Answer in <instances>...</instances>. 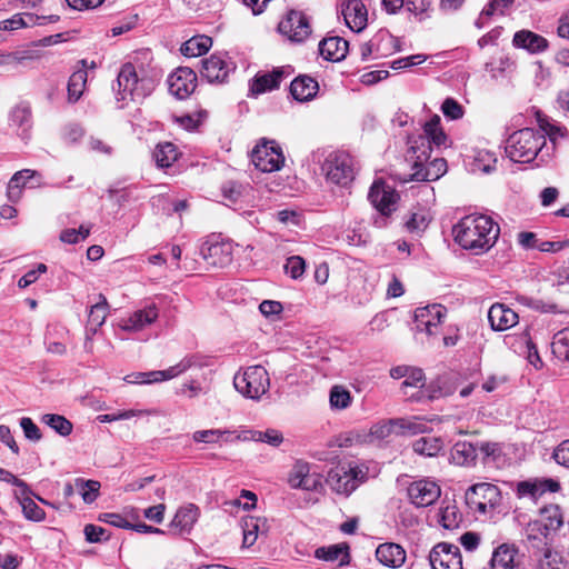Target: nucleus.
I'll use <instances>...</instances> for the list:
<instances>
[{
    "label": "nucleus",
    "instance_id": "f257e3e1",
    "mask_svg": "<svg viewBox=\"0 0 569 569\" xmlns=\"http://www.w3.org/2000/svg\"><path fill=\"white\" fill-rule=\"evenodd\" d=\"M452 233L461 248L481 254L495 246L500 227L489 216L468 214L453 226Z\"/></svg>",
    "mask_w": 569,
    "mask_h": 569
},
{
    "label": "nucleus",
    "instance_id": "f03ea898",
    "mask_svg": "<svg viewBox=\"0 0 569 569\" xmlns=\"http://www.w3.org/2000/svg\"><path fill=\"white\" fill-rule=\"evenodd\" d=\"M506 153L510 160L519 163H528L537 158L546 162L551 157L545 136L531 128L513 132L507 140Z\"/></svg>",
    "mask_w": 569,
    "mask_h": 569
},
{
    "label": "nucleus",
    "instance_id": "7ed1b4c3",
    "mask_svg": "<svg viewBox=\"0 0 569 569\" xmlns=\"http://www.w3.org/2000/svg\"><path fill=\"white\" fill-rule=\"evenodd\" d=\"M117 100L127 103L128 101L139 102L148 97L154 89L156 79L151 76L139 74L136 67L124 63L117 78ZM122 104L121 107H123Z\"/></svg>",
    "mask_w": 569,
    "mask_h": 569
},
{
    "label": "nucleus",
    "instance_id": "20e7f679",
    "mask_svg": "<svg viewBox=\"0 0 569 569\" xmlns=\"http://www.w3.org/2000/svg\"><path fill=\"white\" fill-rule=\"evenodd\" d=\"M441 120L438 114H435L429 121L423 124V136L410 140L411 158H416V167L422 162H427L431 154V144L436 147H449V138L441 127Z\"/></svg>",
    "mask_w": 569,
    "mask_h": 569
},
{
    "label": "nucleus",
    "instance_id": "39448f33",
    "mask_svg": "<svg viewBox=\"0 0 569 569\" xmlns=\"http://www.w3.org/2000/svg\"><path fill=\"white\" fill-rule=\"evenodd\" d=\"M367 472L365 466L343 463L328 472L327 482L335 492L349 496L366 480Z\"/></svg>",
    "mask_w": 569,
    "mask_h": 569
},
{
    "label": "nucleus",
    "instance_id": "423d86ee",
    "mask_svg": "<svg viewBox=\"0 0 569 569\" xmlns=\"http://www.w3.org/2000/svg\"><path fill=\"white\" fill-rule=\"evenodd\" d=\"M233 386L244 397L259 400L269 390V373L262 366H250L234 376Z\"/></svg>",
    "mask_w": 569,
    "mask_h": 569
},
{
    "label": "nucleus",
    "instance_id": "0eeeda50",
    "mask_svg": "<svg viewBox=\"0 0 569 569\" xmlns=\"http://www.w3.org/2000/svg\"><path fill=\"white\" fill-rule=\"evenodd\" d=\"M322 172L331 183L345 187L355 177L353 159L346 152H331L322 164Z\"/></svg>",
    "mask_w": 569,
    "mask_h": 569
},
{
    "label": "nucleus",
    "instance_id": "6e6552de",
    "mask_svg": "<svg viewBox=\"0 0 569 569\" xmlns=\"http://www.w3.org/2000/svg\"><path fill=\"white\" fill-rule=\"evenodd\" d=\"M466 501L471 510L486 515L500 503L501 493L492 483H476L467 490Z\"/></svg>",
    "mask_w": 569,
    "mask_h": 569
},
{
    "label": "nucleus",
    "instance_id": "1a4fd4ad",
    "mask_svg": "<svg viewBox=\"0 0 569 569\" xmlns=\"http://www.w3.org/2000/svg\"><path fill=\"white\" fill-rule=\"evenodd\" d=\"M251 161L262 172H274L282 168L284 156L274 141L262 140L252 149Z\"/></svg>",
    "mask_w": 569,
    "mask_h": 569
},
{
    "label": "nucleus",
    "instance_id": "9d476101",
    "mask_svg": "<svg viewBox=\"0 0 569 569\" xmlns=\"http://www.w3.org/2000/svg\"><path fill=\"white\" fill-rule=\"evenodd\" d=\"M368 197L370 202L381 214V217L375 220V224L378 227L385 226L387 218L396 209V203L399 198L398 193L385 182L376 181L371 186Z\"/></svg>",
    "mask_w": 569,
    "mask_h": 569
},
{
    "label": "nucleus",
    "instance_id": "9b49d317",
    "mask_svg": "<svg viewBox=\"0 0 569 569\" xmlns=\"http://www.w3.org/2000/svg\"><path fill=\"white\" fill-rule=\"evenodd\" d=\"M196 365V358L193 356H189L183 358L180 362L174 366L169 367L166 370H156L149 372H134L124 377V381L128 383H154L161 382L166 380L173 379L181 373L186 372L188 369Z\"/></svg>",
    "mask_w": 569,
    "mask_h": 569
},
{
    "label": "nucleus",
    "instance_id": "f8f14e48",
    "mask_svg": "<svg viewBox=\"0 0 569 569\" xmlns=\"http://www.w3.org/2000/svg\"><path fill=\"white\" fill-rule=\"evenodd\" d=\"M234 68V63L227 53L219 52L201 61L200 74L210 83H223Z\"/></svg>",
    "mask_w": 569,
    "mask_h": 569
},
{
    "label": "nucleus",
    "instance_id": "ddd939ff",
    "mask_svg": "<svg viewBox=\"0 0 569 569\" xmlns=\"http://www.w3.org/2000/svg\"><path fill=\"white\" fill-rule=\"evenodd\" d=\"M200 254L209 266L223 268L232 261V243L212 237L202 243Z\"/></svg>",
    "mask_w": 569,
    "mask_h": 569
},
{
    "label": "nucleus",
    "instance_id": "4468645a",
    "mask_svg": "<svg viewBox=\"0 0 569 569\" xmlns=\"http://www.w3.org/2000/svg\"><path fill=\"white\" fill-rule=\"evenodd\" d=\"M447 317V308L440 303H432L419 307L415 310V322L419 331H423L429 336L439 332V326Z\"/></svg>",
    "mask_w": 569,
    "mask_h": 569
},
{
    "label": "nucleus",
    "instance_id": "2eb2a0df",
    "mask_svg": "<svg viewBox=\"0 0 569 569\" xmlns=\"http://www.w3.org/2000/svg\"><path fill=\"white\" fill-rule=\"evenodd\" d=\"M432 569H462V556L458 546L439 542L429 553Z\"/></svg>",
    "mask_w": 569,
    "mask_h": 569
},
{
    "label": "nucleus",
    "instance_id": "dca6fc26",
    "mask_svg": "<svg viewBox=\"0 0 569 569\" xmlns=\"http://www.w3.org/2000/svg\"><path fill=\"white\" fill-rule=\"evenodd\" d=\"M278 30L293 42H302L311 33L308 18L303 12L297 10L288 12L286 18L280 21Z\"/></svg>",
    "mask_w": 569,
    "mask_h": 569
},
{
    "label": "nucleus",
    "instance_id": "f3484780",
    "mask_svg": "<svg viewBox=\"0 0 569 569\" xmlns=\"http://www.w3.org/2000/svg\"><path fill=\"white\" fill-rule=\"evenodd\" d=\"M168 87L171 94L186 99L197 87V74L188 67H180L168 77Z\"/></svg>",
    "mask_w": 569,
    "mask_h": 569
},
{
    "label": "nucleus",
    "instance_id": "a211bd4d",
    "mask_svg": "<svg viewBox=\"0 0 569 569\" xmlns=\"http://www.w3.org/2000/svg\"><path fill=\"white\" fill-rule=\"evenodd\" d=\"M440 493V487L431 480H418L408 487L410 501L419 508L428 507L436 502Z\"/></svg>",
    "mask_w": 569,
    "mask_h": 569
},
{
    "label": "nucleus",
    "instance_id": "6ab92c4d",
    "mask_svg": "<svg viewBox=\"0 0 569 569\" xmlns=\"http://www.w3.org/2000/svg\"><path fill=\"white\" fill-rule=\"evenodd\" d=\"M159 317V310L151 303L134 310L129 317L120 319L118 326L123 331L138 332L151 326Z\"/></svg>",
    "mask_w": 569,
    "mask_h": 569
},
{
    "label": "nucleus",
    "instance_id": "aec40b11",
    "mask_svg": "<svg viewBox=\"0 0 569 569\" xmlns=\"http://www.w3.org/2000/svg\"><path fill=\"white\" fill-rule=\"evenodd\" d=\"M425 375L421 369L412 368L409 370L407 378L401 383V389L405 396L415 401H422L425 398L432 400L438 396L436 392H428L421 390L425 386Z\"/></svg>",
    "mask_w": 569,
    "mask_h": 569
},
{
    "label": "nucleus",
    "instance_id": "412c9836",
    "mask_svg": "<svg viewBox=\"0 0 569 569\" xmlns=\"http://www.w3.org/2000/svg\"><path fill=\"white\" fill-rule=\"evenodd\" d=\"M288 483L293 489L316 490L319 480L317 475L310 472V465L306 461H297L289 472Z\"/></svg>",
    "mask_w": 569,
    "mask_h": 569
},
{
    "label": "nucleus",
    "instance_id": "4be33fe9",
    "mask_svg": "<svg viewBox=\"0 0 569 569\" xmlns=\"http://www.w3.org/2000/svg\"><path fill=\"white\" fill-rule=\"evenodd\" d=\"M342 16L347 26L356 32L362 31L368 22V11L361 0H346L342 3Z\"/></svg>",
    "mask_w": 569,
    "mask_h": 569
},
{
    "label": "nucleus",
    "instance_id": "5701e85b",
    "mask_svg": "<svg viewBox=\"0 0 569 569\" xmlns=\"http://www.w3.org/2000/svg\"><path fill=\"white\" fill-rule=\"evenodd\" d=\"M552 535L547 532L542 525L535 520L529 521L523 529V541L529 550L535 553L543 551L546 548H550Z\"/></svg>",
    "mask_w": 569,
    "mask_h": 569
},
{
    "label": "nucleus",
    "instance_id": "b1692460",
    "mask_svg": "<svg viewBox=\"0 0 569 569\" xmlns=\"http://www.w3.org/2000/svg\"><path fill=\"white\" fill-rule=\"evenodd\" d=\"M286 77L282 68L273 69L270 72L257 73L250 82V92L257 97L268 91L278 89Z\"/></svg>",
    "mask_w": 569,
    "mask_h": 569
},
{
    "label": "nucleus",
    "instance_id": "393cba45",
    "mask_svg": "<svg viewBox=\"0 0 569 569\" xmlns=\"http://www.w3.org/2000/svg\"><path fill=\"white\" fill-rule=\"evenodd\" d=\"M491 328L497 331L507 330L518 322V315L503 303H495L488 311Z\"/></svg>",
    "mask_w": 569,
    "mask_h": 569
},
{
    "label": "nucleus",
    "instance_id": "a878e982",
    "mask_svg": "<svg viewBox=\"0 0 569 569\" xmlns=\"http://www.w3.org/2000/svg\"><path fill=\"white\" fill-rule=\"evenodd\" d=\"M437 418H426L420 416H411L405 418H396L397 435L398 436H416L419 433L429 432L431 428L429 422H432Z\"/></svg>",
    "mask_w": 569,
    "mask_h": 569
},
{
    "label": "nucleus",
    "instance_id": "bb28decb",
    "mask_svg": "<svg viewBox=\"0 0 569 569\" xmlns=\"http://www.w3.org/2000/svg\"><path fill=\"white\" fill-rule=\"evenodd\" d=\"M376 557L379 562L390 568H399L406 561L405 549L393 542H385L378 546Z\"/></svg>",
    "mask_w": 569,
    "mask_h": 569
},
{
    "label": "nucleus",
    "instance_id": "cd10ccee",
    "mask_svg": "<svg viewBox=\"0 0 569 569\" xmlns=\"http://www.w3.org/2000/svg\"><path fill=\"white\" fill-rule=\"evenodd\" d=\"M199 517V509L197 506L190 503L179 508L170 522V527L177 531V533H189L197 522Z\"/></svg>",
    "mask_w": 569,
    "mask_h": 569
},
{
    "label": "nucleus",
    "instance_id": "c85d7f7f",
    "mask_svg": "<svg viewBox=\"0 0 569 569\" xmlns=\"http://www.w3.org/2000/svg\"><path fill=\"white\" fill-rule=\"evenodd\" d=\"M512 43L515 47L525 49L530 53H540L548 48V41L546 38L529 30H520L516 32Z\"/></svg>",
    "mask_w": 569,
    "mask_h": 569
},
{
    "label": "nucleus",
    "instance_id": "c756f323",
    "mask_svg": "<svg viewBox=\"0 0 569 569\" xmlns=\"http://www.w3.org/2000/svg\"><path fill=\"white\" fill-rule=\"evenodd\" d=\"M318 90V82L309 76H299L290 84L292 97L301 102L313 99Z\"/></svg>",
    "mask_w": 569,
    "mask_h": 569
},
{
    "label": "nucleus",
    "instance_id": "7c9ffc66",
    "mask_svg": "<svg viewBox=\"0 0 569 569\" xmlns=\"http://www.w3.org/2000/svg\"><path fill=\"white\" fill-rule=\"evenodd\" d=\"M416 161V158H412ZM422 162L418 167H416V162H413V169H416L412 178L418 181H433L439 179L447 171V162L442 158H437L430 161L426 167H423Z\"/></svg>",
    "mask_w": 569,
    "mask_h": 569
},
{
    "label": "nucleus",
    "instance_id": "2f4dec72",
    "mask_svg": "<svg viewBox=\"0 0 569 569\" xmlns=\"http://www.w3.org/2000/svg\"><path fill=\"white\" fill-rule=\"evenodd\" d=\"M59 20L58 16H36L32 13L14 14L12 18L3 20L0 23V29L2 30H17L22 27H29L34 24H44L47 21L56 22Z\"/></svg>",
    "mask_w": 569,
    "mask_h": 569
},
{
    "label": "nucleus",
    "instance_id": "473e14b6",
    "mask_svg": "<svg viewBox=\"0 0 569 569\" xmlns=\"http://www.w3.org/2000/svg\"><path fill=\"white\" fill-rule=\"evenodd\" d=\"M319 52L330 61H340L348 52V42L340 37L326 38L319 43Z\"/></svg>",
    "mask_w": 569,
    "mask_h": 569
},
{
    "label": "nucleus",
    "instance_id": "72a5a7b5",
    "mask_svg": "<svg viewBox=\"0 0 569 569\" xmlns=\"http://www.w3.org/2000/svg\"><path fill=\"white\" fill-rule=\"evenodd\" d=\"M535 521L542 525V528L553 536L563 525V513L558 505H549L540 510L539 517Z\"/></svg>",
    "mask_w": 569,
    "mask_h": 569
},
{
    "label": "nucleus",
    "instance_id": "f704fd0d",
    "mask_svg": "<svg viewBox=\"0 0 569 569\" xmlns=\"http://www.w3.org/2000/svg\"><path fill=\"white\" fill-rule=\"evenodd\" d=\"M236 431L228 429H206L197 430L192 433V440L197 443L217 445L221 442H232L236 439Z\"/></svg>",
    "mask_w": 569,
    "mask_h": 569
},
{
    "label": "nucleus",
    "instance_id": "c9c22d12",
    "mask_svg": "<svg viewBox=\"0 0 569 569\" xmlns=\"http://www.w3.org/2000/svg\"><path fill=\"white\" fill-rule=\"evenodd\" d=\"M518 549L508 543H502L495 549L490 565L492 569H513Z\"/></svg>",
    "mask_w": 569,
    "mask_h": 569
},
{
    "label": "nucleus",
    "instance_id": "e433bc0d",
    "mask_svg": "<svg viewBox=\"0 0 569 569\" xmlns=\"http://www.w3.org/2000/svg\"><path fill=\"white\" fill-rule=\"evenodd\" d=\"M98 301L91 306L88 316V333L96 335L98 329L104 323L108 312L109 303L103 295L98 296Z\"/></svg>",
    "mask_w": 569,
    "mask_h": 569
},
{
    "label": "nucleus",
    "instance_id": "4c0bfd02",
    "mask_svg": "<svg viewBox=\"0 0 569 569\" xmlns=\"http://www.w3.org/2000/svg\"><path fill=\"white\" fill-rule=\"evenodd\" d=\"M236 439L242 441L252 440L257 442H266L272 447H279L283 442V436L277 429H267L266 431L248 430L241 435H237Z\"/></svg>",
    "mask_w": 569,
    "mask_h": 569
},
{
    "label": "nucleus",
    "instance_id": "58836bf2",
    "mask_svg": "<svg viewBox=\"0 0 569 569\" xmlns=\"http://www.w3.org/2000/svg\"><path fill=\"white\" fill-rule=\"evenodd\" d=\"M559 483L552 479L542 481H522L518 483V493L520 496L537 497L547 491L556 492L559 490Z\"/></svg>",
    "mask_w": 569,
    "mask_h": 569
},
{
    "label": "nucleus",
    "instance_id": "ea45409f",
    "mask_svg": "<svg viewBox=\"0 0 569 569\" xmlns=\"http://www.w3.org/2000/svg\"><path fill=\"white\" fill-rule=\"evenodd\" d=\"M80 63L82 64V68L74 71L68 81V97L69 101L72 102H76L81 98L88 79V73L86 71L88 62L87 60H81Z\"/></svg>",
    "mask_w": 569,
    "mask_h": 569
},
{
    "label": "nucleus",
    "instance_id": "a19ab883",
    "mask_svg": "<svg viewBox=\"0 0 569 569\" xmlns=\"http://www.w3.org/2000/svg\"><path fill=\"white\" fill-rule=\"evenodd\" d=\"M152 156L157 167L164 169L171 167L178 160L179 152L173 143L160 142L156 146Z\"/></svg>",
    "mask_w": 569,
    "mask_h": 569
},
{
    "label": "nucleus",
    "instance_id": "79ce46f5",
    "mask_svg": "<svg viewBox=\"0 0 569 569\" xmlns=\"http://www.w3.org/2000/svg\"><path fill=\"white\" fill-rule=\"evenodd\" d=\"M212 47V39L208 36H194L187 40L180 48V51L186 57H200L209 51Z\"/></svg>",
    "mask_w": 569,
    "mask_h": 569
},
{
    "label": "nucleus",
    "instance_id": "37998d69",
    "mask_svg": "<svg viewBox=\"0 0 569 569\" xmlns=\"http://www.w3.org/2000/svg\"><path fill=\"white\" fill-rule=\"evenodd\" d=\"M478 451L479 447L467 441H459L451 450V458L456 465L469 466L475 462Z\"/></svg>",
    "mask_w": 569,
    "mask_h": 569
},
{
    "label": "nucleus",
    "instance_id": "c03bdc74",
    "mask_svg": "<svg viewBox=\"0 0 569 569\" xmlns=\"http://www.w3.org/2000/svg\"><path fill=\"white\" fill-rule=\"evenodd\" d=\"M29 492L23 493V490H21L20 495H17V499L19 501V505L21 507L23 517L33 522H40L46 519V512L42 508H40L36 501L29 497Z\"/></svg>",
    "mask_w": 569,
    "mask_h": 569
},
{
    "label": "nucleus",
    "instance_id": "a18cd8bd",
    "mask_svg": "<svg viewBox=\"0 0 569 569\" xmlns=\"http://www.w3.org/2000/svg\"><path fill=\"white\" fill-rule=\"evenodd\" d=\"M412 449L420 456L436 457L443 449V442L439 437H421L413 441Z\"/></svg>",
    "mask_w": 569,
    "mask_h": 569
},
{
    "label": "nucleus",
    "instance_id": "49530a36",
    "mask_svg": "<svg viewBox=\"0 0 569 569\" xmlns=\"http://www.w3.org/2000/svg\"><path fill=\"white\" fill-rule=\"evenodd\" d=\"M317 559L326 561L339 560L341 565L349 561L348 546L347 545H332L329 547H320L315 551Z\"/></svg>",
    "mask_w": 569,
    "mask_h": 569
},
{
    "label": "nucleus",
    "instance_id": "de8ad7c7",
    "mask_svg": "<svg viewBox=\"0 0 569 569\" xmlns=\"http://www.w3.org/2000/svg\"><path fill=\"white\" fill-rule=\"evenodd\" d=\"M38 172L23 169L13 174L8 184V197L11 201L17 200L20 197L21 187H23L30 178L37 176Z\"/></svg>",
    "mask_w": 569,
    "mask_h": 569
},
{
    "label": "nucleus",
    "instance_id": "09e8293b",
    "mask_svg": "<svg viewBox=\"0 0 569 569\" xmlns=\"http://www.w3.org/2000/svg\"><path fill=\"white\" fill-rule=\"evenodd\" d=\"M41 422L53 429L62 437H67L72 432V423L63 416L56 413H46L41 417Z\"/></svg>",
    "mask_w": 569,
    "mask_h": 569
},
{
    "label": "nucleus",
    "instance_id": "8fccbe9b",
    "mask_svg": "<svg viewBox=\"0 0 569 569\" xmlns=\"http://www.w3.org/2000/svg\"><path fill=\"white\" fill-rule=\"evenodd\" d=\"M551 350L558 359L569 361V327L553 336Z\"/></svg>",
    "mask_w": 569,
    "mask_h": 569
},
{
    "label": "nucleus",
    "instance_id": "3c124183",
    "mask_svg": "<svg viewBox=\"0 0 569 569\" xmlns=\"http://www.w3.org/2000/svg\"><path fill=\"white\" fill-rule=\"evenodd\" d=\"M100 487V482L97 480H86L82 478L74 480V488L86 503H92L98 498Z\"/></svg>",
    "mask_w": 569,
    "mask_h": 569
},
{
    "label": "nucleus",
    "instance_id": "603ef678",
    "mask_svg": "<svg viewBox=\"0 0 569 569\" xmlns=\"http://www.w3.org/2000/svg\"><path fill=\"white\" fill-rule=\"evenodd\" d=\"M439 522L447 530L459 528L462 522V515L456 505H447L439 512Z\"/></svg>",
    "mask_w": 569,
    "mask_h": 569
},
{
    "label": "nucleus",
    "instance_id": "864d4df0",
    "mask_svg": "<svg viewBox=\"0 0 569 569\" xmlns=\"http://www.w3.org/2000/svg\"><path fill=\"white\" fill-rule=\"evenodd\" d=\"M352 402V397L349 390L342 386H333L329 392V403L333 410H345Z\"/></svg>",
    "mask_w": 569,
    "mask_h": 569
},
{
    "label": "nucleus",
    "instance_id": "5fc2aeb1",
    "mask_svg": "<svg viewBox=\"0 0 569 569\" xmlns=\"http://www.w3.org/2000/svg\"><path fill=\"white\" fill-rule=\"evenodd\" d=\"M264 525V520L254 517H247L242 519L243 546H252L257 538L260 525Z\"/></svg>",
    "mask_w": 569,
    "mask_h": 569
},
{
    "label": "nucleus",
    "instance_id": "6e6d98bb",
    "mask_svg": "<svg viewBox=\"0 0 569 569\" xmlns=\"http://www.w3.org/2000/svg\"><path fill=\"white\" fill-rule=\"evenodd\" d=\"M538 557V569H566L562 556L550 548L540 551Z\"/></svg>",
    "mask_w": 569,
    "mask_h": 569
},
{
    "label": "nucleus",
    "instance_id": "4d7b16f0",
    "mask_svg": "<svg viewBox=\"0 0 569 569\" xmlns=\"http://www.w3.org/2000/svg\"><path fill=\"white\" fill-rule=\"evenodd\" d=\"M539 127L543 131V136H548L550 141L552 142V149L555 148L557 141L567 136V130L562 126H558L556 123L550 122L548 119H538Z\"/></svg>",
    "mask_w": 569,
    "mask_h": 569
},
{
    "label": "nucleus",
    "instance_id": "13d9d810",
    "mask_svg": "<svg viewBox=\"0 0 569 569\" xmlns=\"http://www.w3.org/2000/svg\"><path fill=\"white\" fill-rule=\"evenodd\" d=\"M150 410H139V409H129V410H120L112 413H106L98 416V420L102 423L113 422L119 420H128L134 417H141L144 415H150Z\"/></svg>",
    "mask_w": 569,
    "mask_h": 569
},
{
    "label": "nucleus",
    "instance_id": "bf43d9fd",
    "mask_svg": "<svg viewBox=\"0 0 569 569\" xmlns=\"http://www.w3.org/2000/svg\"><path fill=\"white\" fill-rule=\"evenodd\" d=\"M30 118L31 112L29 107L17 106L10 112V124L22 128V131L24 132L29 128Z\"/></svg>",
    "mask_w": 569,
    "mask_h": 569
},
{
    "label": "nucleus",
    "instance_id": "052dcab7",
    "mask_svg": "<svg viewBox=\"0 0 569 569\" xmlns=\"http://www.w3.org/2000/svg\"><path fill=\"white\" fill-rule=\"evenodd\" d=\"M392 433L397 435L396 418L379 421L370 428V435L377 439L388 438Z\"/></svg>",
    "mask_w": 569,
    "mask_h": 569
},
{
    "label": "nucleus",
    "instance_id": "680f3d73",
    "mask_svg": "<svg viewBox=\"0 0 569 569\" xmlns=\"http://www.w3.org/2000/svg\"><path fill=\"white\" fill-rule=\"evenodd\" d=\"M90 234V228L80 226L79 229H66L60 233V240L69 244H76Z\"/></svg>",
    "mask_w": 569,
    "mask_h": 569
},
{
    "label": "nucleus",
    "instance_id": "e2e57ef3",
    "mask_svg": "<svg viewBox=\"0 0 569 569\" xmlns=\"http://www.w3.org/2000/svg\"><path fill=\"white\" fill-rule=\"evenodd\" d=\"M441 111L450 120L461 119L465 114L463 107L453 98H447L442 102Z\"/></svg>",
    "mask_w": 569,
    "mask_h": 569
},
{
    "label": "nucleus",
    "instance_id": "0e129e2a",
    "mask_svg": "<svg viewBox=\"0 0 569 569\" xmlns=\"http://www.w3.org/2000/svg\"><path fill=\"white\" fill-rule=\"evenodd\" d=\"M83 533L86 540L90 543L107 541L110 538L104 528L91 523L84 526Z\"/></svg>",
    "mask_w": 569,
    "mask_h": 569
},
{
    "label": "nucleus",
    "instance_id": "69168bd1",
    "mask_svg": "<svg viewBox=\"0 0 569 569\" xmlns=\"http://www.w3.org/2000/svg\"><path fill=\"white\" fill-rule=\"evenodd\" d=\"M429 223V218L425 211L415 212L410 219L406 222V227L409 231L421 232Z\"/></svg>",
    "mask_w": 569,
    "mask_h": 569
},
{
    "label": "nucleus",
    "instance_id": "338daca9",
    "mask_svg": "<svg viewBox=\"0 0 569 569\" xmlns=\"http://www.w3.org/2000/svg\"><path fill=\"white\" fill-rule=\"evenodd\" d=\"M284 270L291 278L298 279L305 272V260L300 256H292L287 259Z\"/></svg>",
    "mask_w": 569,
    "mask_h": 569
},
{
    "label": "nucleus",
    "instance_id": "774afa93",
    "mask_svg": "<svg viewBox=\"0 0 569 569\" xmlns=\"http://www.w3.org/2000/svg\"><path fill=\"white\" fill-rule=\"evenodd\" d=\"M20 427L23 430L24 437L33 442H37L41 439L42 435L38 426L32 421L29 417H23L20 419Z\"/></svg>",
    "mask_w": 569,
    "mask_h": 569
}]
</instances>
